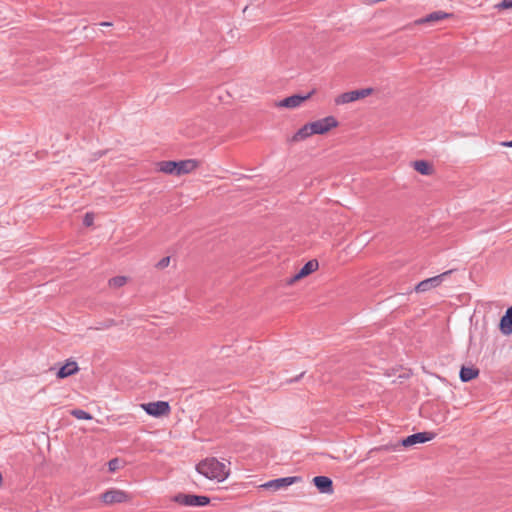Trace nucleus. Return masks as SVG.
Listing matches in <instances>:
<instances>
[{
  "mask_svg": "<svg viewBox=\"0 0 512 512\" xmlns=\"http://www.w3.org/2000/svg\"><path fill=\"white\" fill-rule=\"evenodd\" d=\"M230 462L219 461L218 459L206 458L196 465V470L207 479L223 482L230 474Z\"/></svg>",
  "mask_w": 512,
  "mask_h": 512,
  "instance_id": "1",
  "label": "nucleus"
},
{
  "mask_svg": "<svg viewBox=\"0 0 512 512\" xmlns=\"http://www.w3.org/2000/svg\"><path fill=\"white\" fill-rule=\"evenodd\" d=\"M173 501L183 506L202 507L209 504L206 496L179 493L173 497Z\"/></svg>",
  "mask_w": 512,
  "mask_h": 512,
  "instance_id": "2",
  "label": "nucleus"
},
{
  "mask_svg": "<svg viewBox=\"0 0 512 512\" xmlns=\"http://www.w3.org/2000/svg\"><path fill=\"white\" fill-rule=\"evenodd\" d=\"M339 122L334 116H326L322 119L310 122L313 134L323 135L331 129L338 127Z\"/></svg>",
  "mask_w": 512,
  "mask_h": 512,
  "instance_id": "3",
  "label": "nucleus"
},
{
  "mask_svg": "<svg viewBox=\"0 0 512 512\" xmlns=\"http://www.w3.org/2000/svg\"><path fill=\"white\" fill-rule=\"evenodd\" d=\"M372 92H373L372 88H364V89L345 92V93L338 95L335 98V104L336 105L348 104V103L354 102L356 100L365 98V97L371 95Z\"/></svg>",
  "mask_w": 512,
  "mask_h": 512,
  "instance_id": "4",
  "label": "nucleus"
},
{
  "mask_svg": "<svg viewBox=\"0 0 512 512\" xmlns=\"http://www.w3.org/2000/svg\"><path fill=\"white\" fill-rule=\"evenodd\" d=\"M452 273V270L445 271L437 276L425 279L421 282H419L415 290L416 292H427L431 290L432 288H436L441 285V283Z\"/></svg>",
  "mask_w": 512,
  "mask_h": 512,
  "instance_id": "5",
  "label": "nucleus"
},
{
  "mask_svg": "<svg viewBox=\"0 0 512 512\" xmlns=\"http://www.w3.org/2000/svg\"><path fill=\"white\" fill-rule=\"evenodd\" d=\"M144 411L151 416L160 417L170 411L169 403L166 401L149 402L141 405Z\"/></svg>",
  "mask_w": 512,
  "mask_h": 512,
  "instance_id": "6",
  "label": "nucleus"
},
{
  "mask_svg": "<svg viewBox=\"0 0 512 512\" xmlns=\"http://www.w3.org/2000/svg\"><path fill=\"white\" fill-rule=\"evenodd\" d=\"M301 480L300 477L297 476H289V477H282L270 480L262 485L265 489H272L274 491L280 490L282 488H286L290 485H293Z\"/></svg>",
  "mask_w": 512,
  "mask_h": 512,
  "instance_id": "7",
  "label": "nucleus"
},
{
  "mask_svg": "<svg viewBox=\"0 0 512 512\" xmlns=\"http://www.w3.org/2000/svg\"><path fill=\"white\" fill-rule=\"evenodd\" d=\"M128 499L127 493L119 489H110L101 495V500L107 505L123 503L128 501Z\"/></svg>",
  "mask_w": 512,
  "mask_h": 512,
  "instance_id": "8",
  "label": "nucleus"
},
{
  "mask_svg": "<svg viewBox=\"0 0 512 512\" xmlns=\"http://www.w3.org/2000/svg\"><path fill=\"white\" fill-rule=\"evenodd\" d=\"M434 436L435 435L432 432H418V433L409 435L408 437L403 439L401 441V444L404 447H409V446H413L415 444L428 442V441L432 440L434 438Z\"/></svg>",
  "mask_w": 512,
  "mask_h": 512,
  "instance_id": "9",
  "label": "nucleus"
},
{
  "mask_svg": "<svg viewBox=\"0 0 512 512\" xmlns=\"http://www.w3.org/2000/svg\"><path fill=\"white\" fill-rule=\"evenodd\" d=\"M310 95H311L310 93L305 95V96L292 95V96L286 97L283 100L279 101L277 103V106L278 107H283V108H289V109L297 108L305 100H307L310 97Z\"/></svg>",
  "mask_w": 512,
  "mask_h": 512,
  "instance_id": "10",
  "label": "nucleus"
},
{
  "mask_svg": "<svg viewBox=\"0 0 512 512\" xmlns=\"http://www.w3.org/2000/svg\"><path fill=\"white\" fill-rule=\"evenodd\" d=\"M313 483L320 493L332 494L333 493V482L327 476H316L313 478Z\"/></svg>",
  "mask_w": 512,
  "mask_h": 512,
  "instance_id": "11",
  "label": "nucleus"
},
{
  "mask_svg": "<svg viewBox=\"0 0 512 512\" xmlns=\"http://www.w3.org/2000/svg\"><path fill=\"white\" fill-rule=\"evenodd\" d=\"M198 166V162L194 159L176 161V175H184L192 172Z\"/></svg>",
  "mask_w": 512,
  "mask_h": 512,
  "instance_id": "12",
  "label": "nucleus"
},
{
  "mask_svg": "<svg viewBox=\"0 0 512 512\" xmlns=\"http://www.w3.org/2000/svg\"><path fill=\"white\" fill-rule=\"evenodd\" d=\"M318 268L317 260L308 261L289 281L290 283H294L295 281L308 276Z\"/></svg>",
  "mask_w": 512,
  "mask_h": 512,
  "instance_id": "13",
  "label": "nucleus"
},
{
  "mask_svg": "<svg viewBox=\"0 0 512 512\" xmlns=\"http://www.w3.org/2000/svg\"><path fill=\"white\" fill-rule=\"evenodd\" d=\"M499 328L503 335L508 336L512 334V306L506 310L500 319Z\"/></svg>",
  "mask_w": 512,
  "mask_h": 512,
  "instance_id": "14",
  "label": "nucleus"
},
{
  "mask_svg": "<svg viewBox=\"0 0 512 512\" xmlns=\"http://www.w3.org/2000/svg\"><path fill=\"white\" fill-rule=\"evenodd\" d=\"M78 364L75 361H68L57 372L58 378H66L78 371Z\"/></svg>",
  "mask_w": 512,
  "mask_h": 512,
  "instance_id": "15",
  "label": "nucleus"
},
{
  "mask_svg": "<svg viewBox=\"0 0 512 512\" xmlns=\"http://www.w3.org/2000/svg\"><path fill=\"white\" fill-rule=\"evenodd\" d=\"M450 17V14L443 12V11H434L427 16L419 19L416 21L417 24H424V23H432V22H438L443 19H446Z\"/></svg>",
  "mask_w": 512,
  "mask_h": 512,
  "instance_id": "16",
  "label": "nucleus"
},
{
  "mask_svg": "<svg viewBox=\"0 0 512 512\" xmlns=\"http://www.w3.org/2000/svg\"><path fill=\"white\" fill-rule=\"evenodd\" d=\"M413 168L420 174L428 176L433 172L432 165L425 160H417L412 163Z\"/></svg>",
  "mask_w": 512,
  "mask_h": 512,
  "instance_id": "17",
  "label": "nucleus"
},
{
  "mask_svg": "<svg viewBox=\"0 0 512 512\" xmlns=\"http://www.w3.org/2000/svg\"><path fill=\"white\" fill-rule=\"evenodd\" d=\"M314 135L312 132V128H310V123L305 124L302 126L292 137V141L298 142L302 141L310 136Z\"/></svg>",
  "mask_w": 512,
  "mask_h": 512,
  "instance_id": "18",
  "label": "nucleus"
},
{
  "mask_svg": "<svg viewBox=\"0 0 512 512\" xmlns=\"http://www.w3.org/2000/svg\"><path fill=\"white\" fill-rule=\"evenodd\" d=\"M478 370L471 367H462L460 370V379L462 382H468L478 376Z\"/></svg>",
  "mask_w": 512,
  "mask_h": 512,
  "instance_id": "19",
  "label": "nucleus"
},
{
  "mask_svg": "<svg viewBox=\"0 0 512 512\" xmlns=\"http://www.w3.org/2000/svg\"><path fill=\"white\" fill-rule=\"evenodd\" d=\"M158 169L165 174L176 175V161L159 162Z\"/></svg>",
  "mask_w": 512,
  "mask_h": 512,
  "instance_id": "20",
  "label": "nucleus"
},
{
  "mask_svg": "<svg viewBox=\"0 0 512 512\" xmlns=\"http://www.w3.org/2000/svg\"><path fill=\"white\" fill-rule=\"evenodd\" d=\"M71 414L75 418H77L79 420H90V419H92V416L88 412H86V411H84L82 409H75V410H73L71 412Z\"/></svg>",
  "mask_w": 512,
  "mask_h": 512,
  "instance_id": "21",
  "label": "nucleus"
},
{
  "mask_svg": "<svg viewBox=\"0 0 512 512\" xmlns=\"http://www.w3.org/2000/svg\"><path fill=\"white\" fill-rule=\"evenodd\" d=\"M127 279L124 276H116L109 280V285L111 287H122L126 283Z\"/></svg>",
  "mask_w": 512,
  "mask_h": 512,
  "instance_id": "22",
  "label": "nucleus"
},
{
  "mask_svg": "<svg viewBox=\"0 0 512 512\" xmlns=\"http://www.w3.org/2000/svg\"><path fill=\"white\" fill-rule=\"evenodd\" d=\"M93 223H94V214L91 212H87L83 218V224L86 227H89V226L93 225Z\"/></svg>",
  "mask_w": 512,
  "mask_h": 512,
  "instance_id": "23",
  "label": "nucleus"
},
{
  "mask_svg": "<svg viewBox=\"0 0 512 512\" xmlns=\"http://www.w3.org/2000/svg\"><path fill=\"white\" fill-rule=\"evenodd\" d=\"M109 471L114 472L119 468V460L117 458L111 459L108 462Z\"/></svg>",
  "mask_w": 512,
  "mask_h": 512,
  "instance_id": "24",
  "label": "nucleus"
},
{
  "mask_svg": "<svg viewBox=\"0 0 512 512\" xmlns=\"http://www.w3.org/2000/svg\"><path fill=\"white\" fill-rule=\"evenodd\" d=\"M497 7L499 9H511L512 8V0H502Z\"/></svg>",
  "mask_w": 512,
  "mask_h": 512,
  "instance_id": "25",
  "label": "nucleus"
},
{
  "mask_svg": "<svg viewBox=\"0 0 512 512\" xmlns=\"http://www.w3.org/2000/svg\"><path fill=\"white\" fill-rule=\"evenodd\" d=\"M169 263H170V257H164V258H162V259L158 262L157 266H158L159 268H165V267H167V266L169 265Z\"/></svg>",
  "mask_w": 512,
  "mask_h": 512,
  "instance_id": "26",
  "label": "nucleus"
},
{
  "mask_svg": "<svg viewBox=\"0 0 512 512\" xmlns=\"http://www.w3.org/2000/svg\"><path fill=\"white\" fill-rule=\"evenodd\" d=\"M501 145L504 146V147L512 148V140L511 141L502 142Z\"/></svg>",
  "mask_w": 512,
  "mask_h": 512,
  "instance_id": "27",
  "label": "nucleus"
},
{
  "mask_svg": "<svg viewBox=\"0 0 512 512\" xmlns=\"http://www.w3.org/2000/svg\"><path fill=\"white\" fill-rule=\"evenodd\" d=\"M100 25L101 26H111L112 23H110V22H101Z\"/></svg>",
  "mask_w": 512,
  "mask_h": 512,
  "instance_id": "28",
  "label": "nucleus"
}]
</instances>
